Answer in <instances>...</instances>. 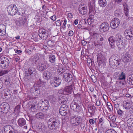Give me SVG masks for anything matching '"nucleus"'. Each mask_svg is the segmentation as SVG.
<instances>
[{"instance_id": "nucleus-1", "label": "nucleus", "mask_w": 133, "mask_h": 133, "mask_svg": "<svg viewBox=\"0 0 133 133\" xmlns=\"http://www.w3.org/2000/svg\"><path fill=\"white\" fill-rule=\"evenodd\" d=\"M121 60L119 57L116 55L111 56L109 59V63L110 65L114 68L118 66L121 62Z\"/></svg>"}, {"instance_id": "nucleus-2", "label": "nucleus", "mask_w": 133, "mask_h": 133, "mask_svg": "<svg viewBox=\"0 0 133 133\" xmlns=\"http://www.w3.org/2000/svg\"><path fill=\"white\" fill-rule=\"evenodd\" d=\"M48 124L49 128L53 130H56L59 126V122L54 118H51L49 119Z\"/></svg>"}, {"instance_id": "nucleus-3", "label": "nucleus", "mask_w": 133, "mask_h": 133, "mask_svg": "<svg viewBox=\"0 0 133 133\" xmlns=\"http://www.w3.org/2000/svg\"><path fill=\"white\" fill-rule=\"evenodd\" d=\"M81 103L79 101L75 99L72 101L70 105L71 109L75 111L79 112L82 109L81 107Z\"/></svg>"}, {"instance_id": "nucleus-4", "label": "nucleus", "mask_w": 133, "mask_h": 133, "mask_svg": "<svg viewBox=\"0 0 133 133\" xmlns=\"http://www.w3.org/2000/svg\"><path fill=\"white\" fill-rule=\"evenodd\" d=\"M70 121L72 125L77 126L82 122V118L80 116H71Z\"/></svg>"}, {"instance_id": "nucleus-5", "label": "nucleus", "mask_w": 133, "mask_h": 133, "mask_svg": "<svg viewBox=\"0 0 133 133\" xmlns=\"http://www.w3.org/2000/svg\"><path fill=\"white\" fill-rule=\"evenodd\" d=\"M54 79L50 80V86L52 87H56L59 86L61 84L62 80L58 77H54Z\"/></svg>"}, {"instance_id": "nucleus-6", "label": "nucleus", "mask_w": 133, "mask_h": 133, "mask_svg": "<svg viewBox=\"0 0 133 133\" xmlns=\"http://www.w3.org/2000/svg\"><path fill=\"white\" fill-rule=\"evenodd\" d=\"M7 11L8 14L13 16L15 15L18 12V9L15 5L11 4L7 8Z\"/></svg>"}, {"instance_id": "nucleus-7", "label": "nucleus", "mask_w": 133, "mask_h": 133, "mask_svg": "<svg viewBox=\"0 0 133 133\" xmlns=\"http://www.w3.org/2000/svg\"><path fill=\"white\" fill-rule=\"evenodd\" d=\"M1 62L0 63V66L3 68L5 69L8 66L9 61L8 59L6 57H2L0 59Z\"/></svg>"}, {"instance_id": "nucleus-8", "label": "nucleus", "mask_w": 133, "mask_h": 133, "mask_svg": "<svg viewBox=\"0 0 133 133\" xmlns=\"http://www.w3.org/2000/svg\"><path fill=\"white\" fill-rule=\"evenodd\" d=\"M36 70L33 67L29 68L27 71L25 72V74L26 76H31V77H35L36 74Z\"/></svg>"}, {"instance_id": "nucleus-9", "label": "nucleus", "mask_w": 133, "mask_h": 133, "mask_svg": "<svg viewBox=\"0 0 133 133\" xmlns=\"http://www.w3.org/2000/svg\"><path fill=\"white\" fill-rule=\"evenodd\" d=\"M110 27L109 24L107 22H103L100 25L99 30L102 32L107 31L109 29Z\"/></svg>"}, {"instance_id": "nucleus-10", "label": "nucleus", "mask_w": 133, "mask_h": 133, "mask_svg": "<svg viewBox=\"0 0 133 133\" xmlns=\"http://www.w3.org/2000/svg\"><path fill=\"white\" fill-rule=\"evenodd\" d=\"M119 24V21L118 19L117 18H114L112 20L110 24L111 27L113 29L116 28Z\"/></svg>"}, {"instance_id": "nucleus-11", "label": "nucleus", "mask_w": 133, "mask_h": 133, "mask_svg": "<svg viewBox=\"0 0 133 133\" xmlns=\"http://www.w3.org/2000/svg\"><path fill=\"white\" fill-rule=\"evenodd\" d=\"M124 35L127 39L131 40L132 39L133 37V31L132 30L128 29L124 32Z\"/></svg>"}, {"instance_id": "nucleus-12", "label": "nucleus", "mask_w": 133, "mask_h": 133, "mask_svg": "<svg viewBox=\"0 0 133 133\" xmlns=\"http://www.w3.org/2000/svg\"><path fill=\"white\" fill-rule=\"evenodd\" d=\"M78 10L79 13L82 15H85L87 12V6L85 4H84L79 5Z\"/></svg>"}, {"instance_id": "nucleus-13", "label": "nucleus", "mask_w": 133, "mask_h": 133, "mask_svg": "<svg viewBox=\"0 0 133 133\" xmlns=\"http://www.w3.org/2000/svg\"><path fill=\"white\" fill-rule=\"evenodd\" d=\"M88 111L90 114L91 116H93L95 113V111L96 109V108L94 105L91 104L88 105Z\"/></svg>"}, {"instance_id": "nucleus-14", "label": "nucleus", "mask_w": 133, "mask_h": 133, "mask_svg": "<svg viewBox=\"0 0 133 133\" xmlns=\"http://www.w3.org/2000/svg\"><path fill=\"white\" fill-rule=\"evenodd\" d=\"M74 88V86L73 85L66 86L64 88V90L65 94L66 95L71 94L73 91V89Z\"/></svg>"}, {"instance_id": "nucleus-15", "label": "nucleus", "mask_w": 133, "mask_h": 133, "mask_svg": "<svg viewBox=\"0 0 133 133\" xmlns=\"http://www.w3.org/2000/svg\"><path fill=\"white\" fill-rule=\"evenodd\" d=\"M9 110V107L8 104H3L1 105L0 111L4 114H6Z\"/></svg>"}, {"instance_id": "nucleus-16", "label": "nucleus", "mask_w": 133, "mask_h": 133, "mask_svg": "<svg viewBox=\"0 0 133 133\" xmlns=\"http://www.w3.org/2000/svg\"><path fill=\"white\" fill-rule=\"evenodd\" d=\"M30 92L33 96H38L40 93V90L38 88L35 87H32L31 89Z\"/></svg>"}, {"instance_id": "nucleus-17", "label": "nucleus", "mask_w": 133, "mask_h": 133, "mask_svg": "<svg viewBox=\"0 0 133 133\" xmlns=\"http://www.w3.org/2000/svg\"><path fill=\"white\" fill-rule=\"evenodd\" d=\"M122 60L125 63H127L131 61V58L130 55L127 54L124 55Z\"/></svg>"}, {"instance_id": "nucleus-18", "label": "nucleus", "mask_w": 133, "mask_h": 133, "mask_svg": "<svg viewBox=\"0 0 133 133\" xmlns=\"http://www.w3.org/2000/svg\"><path fill=\"white\" fill-rule=\"evenodd\" d=\"M64 77L66 81L69 82L72 79V76L69 73H65L64 74Z\"/></svg>"}, {"instance_id": "nucleus-19", "label": "nucleus", "mask_w": 133, "mask_h": 133, "mask_svg": "<svg viewBox=\"0 0 133 133\" xmlns=\"http://www.w3.org/2000/svg\"><path fill=\"white\" fill-rule=\"evenodd\" d=\"M11 91L8 89L5 90L4 92V98L6 99H9L11 97Z\"/></svg>"}, {"instance_id": "nucleus-20", "label": "nucleus", "mask_w": 133, "mask_h": 133, "mask_svg": "<svg viewBox=\"0 0 133 133\" xmlns=\"http://www.w3.org/2000/svg\"><path fill=\"white\" fill-rule=\"evenodd\" d=\"M46 63H47L46 62H44L39 63V65L38 66V70L41 71H42L44 70L46 68Z\"/></svg>"}, {"instance_id": "nucleus-21", "label": "nucleus", "mask_w": 133, "mask_h": 133, "mask_svg": "<svg viewBox=\"0 0 133 133\" xmlns=\"http://www.w3.org/2000/svg\"><path fill=\"white\" fill-rule=\"evenodd\" d=\"M108 40L109 42L110 45L112 48H114V45L115 42V40L113 36L109 37L108 39Z\"/></svg>"}, {"instance_id": "nucleus-22", "label": "nucleus", "mask_w": 133, "mask_h": 133, "mask_svg": "<svg viewBox=\"0 0 133 133\" xmlns=\"http://www.w3.org/2000/svg\"><path fill=\"white\" fill-rule=\"evenodd\" d=\"M17 123L20 127L24 126L26 124V121L23 118H19L17 121Z\"/></svg>"}, {"instance_id": "nucleus-23", "label": "nucleus", "mask_w": 133, "mask_h": 133, "mask_svg": "<svg viewBox=\"0 0 133 133\" xmlns=\"http://www.w3.org/2000/svg\"><path fill=\"white\" fill-rule=\"evenodd\" d=\"M44 78L45 79H48L51 76V73L47 71H44L43 74Z\"/></svg>"}, {"instance_id": "nucleus-24", "label": "nucleus", "mask_w": 133, "mask_h": 133, "mask_svg": "<svg viewBox=\"0 0 133 133\" xmlns=\"http://www.w3.org/2000/svg\"><path fill=\"white\" fill-rule=\"evenodd\" d=\"M132 103L130 102L124 101L123 102V106L125 109L128 110L131 107Z\"/></svg>"}, {"instance_id": "nucleus-25", "label": "nucleus", "mask_w": 133, "mask_h": 133, "mask_svg": "<svg viewBox=\"0 0 133 133\" xmlns=\"http://www.w3.org/2000/svg\"><path fill=\"white\" fill-rule=\"evenodd\" d=\"M89 10L90 11H93L95 9V1H92L89 2L88 3Z\"/></svg>"}, {"instance_id": "nucleus-26", "label": "nucleus", "mask_w": 133, "mask_h": 133, "mask_svg": "<svg viewBox=\"0 0 133 133\" xmlns=\"http://www.w3.org/2000/svg\"><path fill=\"white\" fill-rule=\"evenodd\" d=\"M27 19L25 16H23L21 19L19 23L21 26H23L26 24Z\"/></svg>"}, {"instance_id": "nucleus-27", "label": "nucleus", "mask_w": 133, "mask_h": 133, "mask_svg": "<svg viewBox=\"0 0 133 133\" xmlns=\"http://www.w3.org/2000/svg\"><path fill=\"white\" fill-rule=\"evenodd\" d=\"M98 3L100 6L103 7L106 6L107 2L106 0H99Z\"/></svg>"}, {"instance_id": "nucleus-28", "label": "nucleus", "mask_w": 133, "mask_h": 133, "mask_svg": "<svg viewBox=\"0 0 133 133\" xmlns=\"http://www.w3.org/2000/svg\"><path fill=\"white\" fill-rule=\"evenodd\" d=\"M98 59L99 61H101L102 62H104L105 61V57L101 54H98Z\"/></svg>"}, {"instance_id": "nucleus-29", "label": "nucleus", "mask_w": 133, "mask_h": 133, "mask_svg": "<svg viewBox=\"0 0 133 133\" xmlns=\"http://www.w3.org/2000/svg\"><path fill=\"white\" fill-rule=\"evenodd\" d=\"M35 117L38 119H43L44 117V115L42 112H39L36 115Z\"/></svg>"}, {"instance_id": "nucleus-30", "label": "nucleus", "mask_w": 133, "mask_h": 133, "mask_svg": "<svg viewBox=\"0 0 133 133\" xmlns=\"http://www.w3.org/2000/svg\"><path fill=\"white\" fill-rule=\"evenodd\" d=\"M11 127L10 125H6L4 127V133H9Z\"/></svg>"}, {"instance_id": "nucleus-31", "label": "nucleus", "mask_w": 133, "mask_h": 133, "mask_svg": "<svg viewBox=\"0 0 133 133\" xmlns=\"http://www.w3.org/2000/svg\"><path fill=\"white\" fill-rule=\"evenodd\" d=\"M108 121L110 123L112 122V123H114L115 121L116 117L115 116H114L113 115H110L108 117Z\"/></svg>"}, {"instance_id": "nucleus-32", "label": "nucleus", "mask_w": 133, "mask_h": 133, "mask_svg": "<svg viewBox=\"0 0 133 133\" xmlns=\"http://www.w3.org/2000/svg\"><path fill=\"white\" fill-rule=\"evenodd\" d=\"M132 76H129L128 78L127 82L130 85H133V75Z\"/></svg>"}, {"instance_id": "nucleus-33", "label": "nucleus", "mask_w": 133, "mask_h": 133, "mask_svg": "<svg viewBox=\"0 0 133 133\" xmlns=\"http://www.w3.org/2000/svg\"><path fill=\"white\" fill-rule=\"evenodd\" d=\"M115 39L117 40V42L122 41L123 39V37L120 34H117L116 35L115 37Z\"/></svg>"}, {"instance_id": "nucleus-34", "label": "nucleus", "mask_w": 133, "mask_h": 133, "mask_svg": "<svg viewBox=\"0 0 133 133\" xmlns=\"http://www.w3.org/2000/svg\"><path fill=\"white\" fill-rule=\"evenodd\" d=\"M49 61L51 63H54L55 61V56L53 55H49Z\"/></svg>"}, {"instance_id": "nucleus-35", "label": "nucleus", "mask_w": 133, "mask_h": 133, "mask_svg": "<svg viewBox=\"0 0 133 133\" xmlns=\"http://www.w3.org/2000/svg\"><path fill=\"white\" fill-rule=\"evenodd\" d=\"M125 74L123 72H121L117 79L123 80L125 78Z\"/></svg>"}, {"instance_id": "nucleus-36", "label": "nucleus", "mask_w": 133, "mask_h": 133, "mask_svg": "<svg viewBox=\"0 0 133 133\" xmlns=\"http://www.w3.org/2000/svg\"><path fill=\"white\" fill-rule=\"evenodd\" d=\"M122 43L123 42L122 41L117 42V45L119 49H121L124 47V46L123 44H122Z\"/></svg>"}, {"instance_id": "nucleus-37", "label": "nucleus", "mask_w": 133, "mask_h": 133, "mask_svg": "<svg viewBox=\"0 0 133 133\" xmlns=\"http://www.w3.org/2000/svg\"><path fill=\"white\" fill-rule=\"evenodd\" d=\"M105 121L104 118H100L98 124H100L101 127H103Z\"/></svg>"}, {"instance_id": "nucleus-38", "label": "nucleus", "mask_w": 133, "mask_h": 133, "mask_svg": "<svg viewBox=\"0 0 133 133\" xmlns=\"http://www.w3.org/2000/svg\"><path fill=\"white\" fill-rule=\"evenodd\" d=\"M59 111L60 114L63 116H65L68 112L67 111L62 110V109H60Z\"/></svg>"}, {"instance_id": "nucleus-39", "label": "nucleus", "mask_w": 133, "mask_h": 133, "mask_svg": "<svg viewBox=\"0 0 133 133\" xmlns=\"http://www.w3.org/2000/svg\"><path fill=\"white\" fill-rule=\"evenodd\" d=\"M19 132L15 128L11 127L9 133H19Z\"/></svg>"}, {"instance_id": "nucleus-40", "label": "nucleus", "mask_w": 133, "mask_h": 133, "mask_svg": "<svg viewBox=\"0 0 133 133\" xmlns=\"http://www.w3.org/2000/svg\"><path fill=\"white\" fill-rule=\"evenodd\" d=\"M133 123V119L129 118L127 121V125L129 127Z\"/></svg>"}, {"instance_id": "nucleus-41", "label": "nucleus", "mask_w": 133, "mask_h": 133, "mask_svg": "<svg viewBox=\"0 0 133 133\" xmlns=\"http://www.w3.org/2000/svg\"><path fill=\"white\" fill-rule=\"evenodd\" d=\"M99 44L100 45H101L103 43V41L104 39V37H103L101 36H99L98 38Z\"/></svg>"}, {"instance_id": "nucleus-42", "label": "nucleus", "mask_w": 133, "mask_h": 133, "mask_svg": "<svg viewBox=\"0 0 133 133\" xmlns=\"http://www.w3.org/2000/svg\"><path fill=\"white\" fill-rule=\"evenodd\" d=\"M25 13V11L23 10L22 9L21 10H18V12L16 13V14H18L21 16L23 15Z\"/></svg>"}, {"instance_id": "nucleus-43", "label": "nucleus", "mask_w": 133, "mask_h": 133, "mask_svg": "<svg viewBox=\"0 0 133 133\" xmlns=\"http://www.w3.org/2000/svg\"><path fill=\"white\" fill-rule=\"evenodd\" d=\"M8 71L7 70H3L0 72V76H2L3 75L7 74Z\"/></svg>"}, {"instance_id": "nucleus-44", "label": "nucleus", "mask_w": 133, "mask_h": 133, "mask_svg": "<svg viewBox=\"0 0 133 133\" xmlns=\"http://www.w3.org/2000/svg\"><path fill=\"white\" fill-rule=\"evenodd\" d=\"M117 113L120 117H122L124 114L123 112L119 109L118 110Z\"/></svg>"}, {"instance_id": "nucleus-45", "label": "nucleus", "mask_w": 133, "mask_h": 133, "mask_svg": "<svg viewBox=\"0 0 133 133\" xmlns=\"http://www.w3.org/2000/svg\"><path fill=\"white\" fill-rule=\"evenodd\" d=\"M104 133H117L114 130L109 129L106 131Z\"/></svg>"}, {"instance_id": "nucleus-46", "label": "nucleus", "mask_w": 133, "mask_h": 133, "mask_svg": "<svg viewBox=\"0 0 133 133\" xmlns=\"http://www.w3.org/2000/svg\"><path fill=\"white\" fill-rule=\"evenodd\" d=\"M67 105L63 104L60 107V109H62V110L67 111V109H68Z\"/></svg>"}, {"instance_id": "nucleus-47", "label": "nucleus", "mask_w": 133, "mask_h": 133, "mask_svg": "<svg viewBox=\"0 0 133 133\" xmlns=\"http://www.w3.org/2000/svg\"><path fill=\"white\" fill-rule=\"evenodd\" d=\"M107 105L108 106V108L110 110H111L113 109V107L111 104L109 102H107Z\"/></svg>"}, {"instance_id": "nucleus-48", "label": "nucleus", "mask_w": 133, "mask_h": 133, "mask_svg": "<svg viewBox=\"0 0 133 133\" xmlns=\"http://www.w3.org/2000/svg\"><path fill=\"white\" fill-rule=\"evenodd\" d=\"M91 78L93 82L95 83L96 82L97 79L96 77L94 75H92L91 76Z\"/></svg>"}, {"instance_id": "nucleus-49", "label": "nucleus", "mask_w": 133, "mask_h": 133, "mask_svg": "<svg viewBox=\"0 0 133 133\" xmlns=\"http://www.w3.org/2000/svg\"><path fill=\"white\" fill-rule=\"evenodd\" d=\"M5 25L3 24H0V30H6Z\"/></svg>"}, {"instance_id": "nucleus-50", "label": "nucleus", "mask_w": 133, "mask_h": 133, "mask_svg": "<svg viewBox=\"0 0 133 133\" xmlns=\"http://www.w3.org/2000/svg\"><path fill=\"white\" fill-rule=\"evenodd\" d=\"M95 12H94V10L93 11H90V10L89 11V14L90 15V17H91V18H93V16L95 14Z\"/></svg>"}, {"instance_id": "nucleus-51", "label": "nucleus", "mask_w": 133, "mask_h": 133, "mask_svg": "<svg viewBox=\"0 0 133 133\" xmlns=\"http://www.w3.org/2000/svg\"><path fill=\"white\" fill-rule=\"evenodd\" d=\"M39 34H43L45 32V30L42 29H39Z\"/></svg>"}, {"instance_id": "nucleus-52", "label": "nucleus", "mask_w": 133, "mask_h": 133, "mask_svg": "<svg viewBox=\"0 0 133 133\" xmlns=\"http://www.w3.org/2000/svg\"><path fill=\"white\" fill-rule=\"evenodd\" d=\"M121 72V71H117L115 73V76L116 77V78H117V79L118 78V77L119 76Z\"/></svg>"}, {"instance_id": "nucleus-53", "label": "nucleus", "mask_w": 133, "mask_h": 133, "mask_svg": "<svg viewBox=\"0 0 133 133\" xmlns=\"http://www.w3.org/2000/svg\"><path fill=\"white\" fill-rule=\"evenodd\" d=\"M48 44L49 45V46H52L54 45L53 42L52 41L50 40L48 41L47 42Z\"/></svg>"}, {"instance_id": "nucleus-54", "label": "nucleus", "mask_w": 133, "mask_h": 133, "mask_svg": "<svg viewBox=\"0 0 133 133\" xmlns=\"http://www.w3.org/2000/svg\"><path fill=\"white\" fill-rule=\"evenodd\" d=\"M35 105L34 104H32L31 105L30 109L33 112L34 111V110L35 109Z\"/></svg>"}, {"instance_id": "nucleus-55", "label": "nucleus", "mask_w": 133, "mask_h": 133, "mask_svg": "<svg viewBox=\"0 0 133 133\" xmlns=\"http://www.w3.org/2000/svg\"><path fill=\"white\" fill-rule=\"evenodd\" d=\"M56 24L57 26H60L61 25V22L60 20H57L56 22Z\"/></svg>"}, {"instance_id": "nucleus-56", "label": "nucleus", "mask_w": 133, "mask_h": 133, "mask_svg": "<svg viewBox=\"0 0 133 133\" xmlns=\"http://www.w3.org/2000/svg\"><path fill=\"white\" fill-rule=\"evenodd\" d=\"M6 34L5 30L2 31L0 30V36H2Z\"/></svg>"}, {"instance_id": "nucleus-57", "label": "nucleus", "mask_w": 133, "mask_h": 133, "mask_svg": "<svg viewBox=\"0 0 133 133\" xmlns=\"http://www.w3.org/2000/svg\"><path fill=\"white\" fill-rule=\"evenodd\" d=\"M10 81L11 79L9 77L7 76L6 77V79L5 80V82L10 83Z\"/></svg>"}, {"instance_id": "nucleus-58", "label": "nucleus", "mask_w": 133, "mask_h": 133, "mask_svg": "<svg viewBox=\"0 0 133 133\" xmlns=\"http://www.w3.org/2000/svg\"><path fill=\"white\" fill-rule=\"evenodd\" d=\"M58 92L60 94H63L65 95H66V94H65V92H64V89L63 90H59L58 91Z\"/></svg>"}, {"instance_id": "nucleus-59", "label": "nucleus", "mask_w": 133, "mask_h": 133, "mask_svg": "<svg viewBox=\"0 0 133 133\" xmlns=\"http://www.w3.org/2000/svg\"><path fill=\"white\" fill-rule=\"evenodd\" d=\"M64 97H62L61 98V100L62 101H61V102L62 103H65L66 102V98H65V100L64 99V100L63 99L64 98Z\"/></svg>"}, {"instance_id": "nucleus-60", "label": "nucleus", "mask_w": 133, "mask_h": 133, "mask_svg": "<svg viewBox=\"0 0 133 133\" xmlns=\"http://www.w3.org/2000/svg\"><path fill=\"white\" fill-rule=\"evenodd\" d=\"M44 34L43 33V34H39L38 35L39 37L41 39H43V38H44Z\"/></svg>"}, {"instance_id": "nucleus-61", "label": "nucleus", "mask_w": 133, "mask_h": 133, "mask_svg": "<svg viewBox=\"0 0 133 133\" xmlns=\"http://www.w3.org/2000/svg\"><path fill=\"white\" fill-rule=\"evenodd\" d=\"M89 122L91 124H93L95 122L94 120L93 119H90L89 120Z\"/></svg>"}, {"instance_id": "nucleus-62", "label": "nucleus", "mask_w": 133, "mask_h": 133, "mask_svg": "<svg viewBox=\"0 0 133 133\" xmlns=\"http://www.w3.org/2000/svg\"><path fill=\"white\" fill-rule=\"evenodd\" d=\"M74 34L73 32L71 30L68 33L69 35V36H72Z\"/></svg>"}, {"instance_id": "nucleus-63", "label": "nucleus", "mask_w": 133, "mask_h": 133, "mask_svg": "<svg viewBox=\"0 0 133 133\" xmlns=\"http://www.w3.org/2000/svg\"><path fill=\"white\" fill-rule=\"evenodd\" d=\"M85 124L84 123H82L81 124V127L82 129H84V128L85 127Z\"/></svg>"}, {"instance_id": "nucleus-64", "label": "nucleus", "mask_w": 133, "mask_h": 133, "mask_svg": "<svg viewBox=\"0 0 133 133\" xmlns=\"http://www.w3.org/2000/svg\"><path fill=\"white\" fill-rule=\"evenodd\" d=\"M63 64H66L68 63V60L67 59H64L63 60Z\"/></svg>"}]
</instances>
